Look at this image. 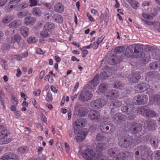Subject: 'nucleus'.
Here are the masks:
<instances>
[{"label":"nucleus","instance_id":"nucleus-24","mask_svg":"<svg viewBox=\"0 0 160 160\" xmlns=\"http://www.w3.org/2000/svg\"><path fill=\"white\" fill-rule=\"evenodd\" d=\"M141 76L138 72H136L133 73L131 77L129 78V81L130 82H137L140 79Z\"/></svg>","mask_w":160,"mask_h":160},{"label":"nucleus","instance_id":"nucleus-17","mask_svg":"<svg viewBox=\"0 0 160 160\" xmlns=\"http://www.w3.org/2000/svg\"><path fill=\"white\" fill-rule=\"evenodd\" d=\"M147 139L150 141L151 144L154 148H157L158 147V142L157 138L154 136L150 134L145 136Z\"/></svg>","mask_w":160,"mask_h":160},{"label":"nucleus","instance_id":"nucleus-49","mask_svg":"<svg viewBox=\"0 0 160 160\" xmlns=\"http://www.w3.org/2000/svg\"><path fill=\"white\" fill-rule=\"evenodd\" d=\"M152 100L155 102H156L158 104H160V95H157L153 96Z\"/></svg>","mask_w":160,"mask_h":160},{"label":"nucleus","instance_id":"nucleus-55","mask_svg":"<svg viewBox=\"0 0 160 160\" xmlns=\"http://www.w3.org/2000/svg\"><path fill=\"white\" fill-rule=\"evenodd\" d=\"M142 16L144 18L147 19H152L153 18V17L152 16L147 14L146 13L142 14Z\"/></svg>","mask_w":160,"mask_h":160},{"label":"nucleus","instance_id":"nucleus-5","mask_svg":"<svg viewBox=\"0 0 160 160\" xmlns=\"http://www.w3.org/2000/svg\"><path fill=\"white\" fill-rule=\"evenodd\" d=\"M133 142L132 138L129 135L121 136L118 138V145L122 148H127L131 145Z\"/></svg>","mask_w":160,"mask_h":160},{"label":"nucleus","instance_id":"nucleus-11","mask_svg":"<svg viewBox=\"0 0 160 160\" xmlns=\"http://www.w3.org/2000/svg\"><path fill=\"white\" fill-rule=\"evenodd\" d=\"M105 104L103 99H99L92 101L90 103V106L94 109H98L103 107Z\"/></svg>","mask_w":160,"mask_h":160},{"label":"nucleus","instance_id":"nucleus-61","mask_svg":"<svg viewBox=\"0 0 160 160\" xmlns=\"http://www.w3.org/2000/svg\"><path fill=\"white\" fill-rule=\"evenodd\" d=\"M27 148V147H22L19 148V151L21 152L22 153H24L25 151H26V150Z\"/></svg>","mask_w":160,"mask_h":160},{"label":"nucleus","instance_id":"nucleus-60","mask_svg":"<svg viewBox=\"0 0 160 160\" xmlns=\"http://www.w3.org/2000/svg\"><path fill=\"white\" fill-rule=\"evenodd\" d=\"M2 62H3L2 64V66L4 67L5 69H8V66L7 64V63L6 62V61L3 59L2 60Z\"/></svg>","mask_w":160,"mask_h":160},{"label":"nucleus","instance_id":"nucleus-31","mask_svg":"<svg viewBox=\"0 0 160 160\" xmlns=\"http://www.w3.org/2000/svg\"><path fill=\"white\" fill-rule=\"evenodd\" d=\"M99 75H97L94 78L89 82V85L91 88L96 86L99 83Z\"/></svg>","mask_w":160,"mask_h":160},{"label":"nucleus","instance_id":"nucleus-30","mask_svg":"<svg viewBox=\"0 0 160 160\" xmlns=\"http://www.w3.org/2000/svg\"><path fill=\"white\" fill-rule=\"evenodd\" d=\"M107 62L110 65H113L116 63V56L112 54H110L108 57Z\"/></svg>","mask_w":160,"mask_h":160},{"label":"nucleus","instance_id":"nucleus-9","mask_svg":"<svg viewBox=\"0 0 160 160\" xmlns=\"http://www.w3.org/2000/svg\"><path fill=\"white\" fill-rule=\"evenodd\" d=\"M148 100V97L146 95H138L134 97L133 102L135 104L141 105L145 103Z\"/></svg>","mask_w":160,"mask_h":160},{"label":"nucleus","instance_id":"nucleus-35","mask_svg":"<svg viewBox=\"0 0 160 160\" xmlns=\"http://www.w3.org/2000/svg\"><path fill=\"white\" fill-rule=\"evenodd\" d=\"M111 75L112 73L109 72L108 69H105L102 72L100 77L102 79H105L107 77L110 76Z\"/></svg>","mask_w":160,"mask_h":160},{"label":"nucleus","instance_id":"nucleus-3","mask_svg":"<svg viewBox=\"0 0 160 160\" xmlns=\"http://www.w3.org/2000/svg\"><path fill=\"white\" fill-rule=\"evenodd\" d=\"M88 112V110L85 107L78 103L76 104L74 112L75 117H83L87 115Z\"/></svg>","mask_w":160,"mask_h":160},{"label":"nucleus","instance_id":"nucleus-7","mask_svg":"<svg viewBox=\"0 0 160 160\" xmlns=\"http://www.w3.org/2000/svg\"><path fill=\"white\" fill-rule=\"evenodd\" d=\"M138 112L144 117H153L156 115L155 112L146 106L140 107L138 108Z\"/></svg>","mask_w":160,"mask_h":160},{"label":"nucleus","instance_id":"nucleus-12","mask_svg":"<svg viewBox=\"0 0 160 160\" xmlns=\"http://www.w3.org/2000/svg\"><path fill=\"white\" fill-rule=\"evenodd\" d=\"M119 92L115 89H112L108 91L105 94L106 97L108 99H112L119 97Z\"/></svg>","mask_w":160,"mask_h":160},{"label":"nucleus","instance_id":"nucleus-43","mask_svg":"<svg viewBox=\"0 0 160 160\" xmlns=\"http://www.w3.org/2000/svg\"><path fill=\"white\" fill-rule=\"evenodd\" d=\"M28 13L29 12L28 10H23L22 11L18 12L17 13V16L19 18H22L24 16L28 15Z\"/></svg>","mask_w":160,"mask_h":160},{"label":"nucleus","instance_id":"nucleus-34","mask_svg":"<svg viewBox=\"0 0 160 160\" xmlns=\"http://www.w3.org/2000/svg\"><path fill=\"white\" fill-rule=\"evenodd\" d=\"M22 21L20 20H16L11 22L9 24L10 28H18L22 24Z\"/></svg>","mask_w":160,"mask_h":160},{"label":"nucleus","instance_id":"nucleus-19","mask_svg":"<svg viewBox=\"0 0 160 160\" xmlns=\"http://www.w3.org/2000/svg\"><path fill=\"white\" fill-rule=\"evenodd\" d=\"M132 46V48H134V56L137 58H140L144 55V53H141V52L138 51V50H140L141 48L140 45L135 44Z\"/></svg>","mask_w":160,"mask_h":160},{"label":"nucleus","instance_id":"nucleus-18","mask_svg":"<svg viewBox=\"0 0 160 160\" xmlns=\"http://www.w3.org/2000/svg\"><path fill=\"white\" fill-rule=\"evenodd\" d=\"M20 1V0H10L9 4L6 6V9L8 11H11L17 7V4Z\"/></svg>","mask_w":160,"mask_h":160},{"label":"nucleus","instance_id":"nucleus-40","mask_svg":"<svg viewBox=\"0 0 160 160\" xmlns=\"http://www.w3.org/2000/svg\"><path fill=\"white\" fill-rule=\"evenodd\" d=\"M107 88V85L104 83H102L100 84L98 87L97 92L98 93L99 92H104L106 90Z\"/></svg>","mask_w":160,"mask_h":160},{"label":"nucleus","instance_id":"nucleus-6","mask_svg":"<svg viewBox=\"0 0 160 160\" xmlns=\"http://www.w3.org/2000/svg\"><path fill=\"white\" fill-rule=\"evenodd\" d=\"M115 128V126L112 123L107 122H102L100 126V130L105 133L113 132Z\"/></svg>","mask_w":160,"mask_h":160},{"label":"nucleus","instance_id":"nucleus-29","mask_svg":"<svg viewBox=\"0 0 160 160\" xmlns=\"http://www.w3.org/2000/svg\"><path fill=\"white\" fill-rule=\"evenodd\" d=\"M22 39V37L19 34H16L14 35L10 39L11 43H14L15 42L17 43L18 44H19L20 42Z\"/></svg>","mask_w":160,"mask_h":160},{"label":"nucleus","instance_id":"nucleus-16","mask_svg":"<svg viewBox=\"0 0 160 160\" xmlns=\"http://www.w3.org/2000/svg\"><path fill=\"white\" fill-rule=\"evenodd\" d=\"M130 130L131 132L132 133H138L142 130V125L139 123H132L131 124Z\"/></svg>","mask_w":160,"mask_h":160},{"label":"nucleus","instance_id":"nucleus-42","mask_svg":"<svg viewBox=\"0 0 160 160\" xmlns=\"http://www.w3.org/2000/svg\"><path fill=\"white\" fill-rule=\"evenodd\" d=\"M9 134V132L8 130L4 129L2 130L0 132V140H1L5 136L8 137Z\"/></svg>","mask_w":160,"mask_h":160},{"label":"nucleus","instance_id":"nucleus-62","mask_svg":"<svg viewBox=\"0 0 160 160\" xmlns=\"http://www.w3.org/2000/svg\"><path fill=\"white\" fill-rule=\"evenodd\" d=\"M11 43V41L10 40V39H9V41L8 42V43L5 45V47L6 49L8 50L10 48V44Z\"/></svg>","mask_w":160,"mask_h":160},{"label":"nucleus","instance_id":"nucleus-1","mask_svg":"<svg viewBox=\"0 0 160 160\" xmlns=\"http://www.w3.org/2000/svg\"><path fill=\"white\" fill-rule=\"evenodd\" d=\"M86 160H104L106 157H104L100 153L96 154L93 150L90 147L87 148L83 151L82 155Z\"/></svg>","mask_w":160,"mask_h":160},{"label":"nucleus","instance_id":"nucleus-27","mask_svg":"<svg viewBox=\"0 0 160 160\" xmlns=\"http://www.w3.org/2000/svg\"><path fill=\"white\" fill-rule=\"evenodd\" d=\"M20 33L22 36L25 38L27 37L29 34V29L25 26H22L19 28Z\"/></svg>","mask_w":160,"mask_h":160},{"label":"nucleus","instance_id":"nucleus-58","mask_svg":"<svg viewBox=\"0 0 160 160\" xmlns=\"http://www.w3.org/2000/svg\"><path fill=\"white\" fill-rule=\"evenodd\" d=\"M140 61L141 63L145 64L148 62L149 59L148 58L145 57L143 58H141Z\"/></svg>","mask_w":160,"mask_h":160},{"label":"nucleus","instance_id":"nucleus-46","mask_svg":"<svg viewBox=\"0 0 160 160\" xmlns=\"http://www.w3.org/2000/svg\"><path fill=\"white\" fill-rule=\"evenodd\" d=\"M125 50V48L123 46L114 49V51L116 53L119 54L123 52Z\"/></svg>","mask_w":160,"mask_h":160},{"label":"nucleus","instance_id":"nucleus-48","mask_svg":"<svg viewBox=\"0 0 160 160\" xmlns=\"http://www.w3.org/2000/svg\"><path fill=\"white\" fill-rule=\"evenodd\" d=\"M124 84L120 81L116 82L114 84V88H121L124 86Z\"/></svg>","mask_w":160,"mask_h":160},{"label":"nucleus","instance_id":"nucleus-33","mask_svg":"<svg viewBox=\"0 0 160 160\" xmlns=\"http://www.w3.org/2000/svg\"><path fill=\"white\" fill-rule=\"evenodd\" d=\"M64 9V7L60 2L57 3L54 7V10L59 13L62 12Z\"/></svg>","mask_w":160,"mask_h":160},{"label":"nucleus","instance_id":"nucleus-57","mask_svg":"<svg viewBox=\"0 0 160 160\" xmlns=\"http://www.w3.org/2000/svg\"><path fill=\"white\" fill-rule=\"evenodd\" d=\"M28 6V3L26 2H22L19 5V8L20 9H22L26 8Z\"/></svg>","mask_w":160,"mask_h":160},{"label":"nucleus","instance_id":"nucleus-39","mask_svg":"<svg viewBox=\"0 0 160 160\" xmlns=\"http://www.w3.org/2000/svg\"><path fill=\"white\" fill-rule=\"evenodd\" d=\"M13 19V17L11 15L5 16L2 20V22L4 24L9 23Z\"/></svg>","mask_w":160,"mask_h":160},{"label":"nucleus","instance_id":"nucleus-52","mask_svg":"<svg viewBox=\"0 0 160 160\" xmlns=\"http://www.w3.org/2000/svg\"><path fill=\"white\" fill-rule=\"evenodd\" d=\"M131 5L132 7L134 8H136L139 6V3L136 1H131Z\"/></svg>","mask_w":160,"mask_h":160},{"label":"nucleus","instance_id":"nucleus-26","mask_svg":"<svg viewBox=\"0 0 160 160\" xmlns=\"http://www.w3.org/2000/svg\"><path fill=\"white\" fill-rule=\"evenodd\" d=\"M75 134H76L77 139L78 140H83L85 138V136L88 134V132L87 131H80V129H79L76 132H74Z\"/></svg>","mask_w":160,"mask_h":160},{"label":"nucleus","instance_id":"nucleus-10","mask_svg":"<svg viewBox=\"0 0 160 160\" xmlns=\"http://www.w3.org/2000/svg\"><path fill=\"white\" fill-rule=\"evenodd\" d=\"M86 122V121L84 118H81L77 119L73 124L74 132H76L79 129H80L82 127L84 126Z\"/></svg>","mask_w":160,"mask_h":160},{"label":"nucleus","instance_id":"nucleus-50","mask_svg":"<svg viewBox=\"0 0 160 160\" xmlns=\"http://www.w3.org/2000/svg\"><path fill=\"white\" fill-rule=\"evenodd\" d=\"M153 155L155 159H159L160 158V150H157L154 152Z\"/></svg>","mask_w":160,"mask_h":160},{"label":"nucleus","instance_id":"nucleus-14","mask_svg":"<svg viewBox=\"0 0 160 160\" xmlns=\"http://www.w3.org/2000/svg\"><path fill=\"white\" fill-rule=\"evenodd\" d=\"M92 95L89 91H82L79 95L78 99L80 101H86L89 100Z\"/></svg>","mask_w":160,"mask_h":160},{"label":"nucleus","instance_id":"nucleus-25","mask_svg":"<svg viewBox=\"0 0 160 160\" xmlns=\"http://www.w3.org/2000/svg\"><path fill=\"white\" fill-rule=\"evenodd\" d=\"M96 140L98 142L108 143V139L102 133H98L96 136Z\"/></svg>","mask_w":160,"mask_h":160},{"label":"nucleus","instance_id":"nucleus-59","mask_svg":"<svg viewBox=\"0 0 160 160\" xmlns=\"http://www.w3.org/2000/svg\"><path fill=\"white\" fill-rule=\"evenodd\" d=\"M12 103L14 105H16L18 103V101L17 98L15 97L13 95H12Z\"/></svg>","mask_w":160,"mask_h":160},{"label":"nucleus","instance_id":"nucleus-22","mask_svg":"<svg viewBox=\"0 0 160 160\" xmlns=\"http://www.w3.org/2000/svg\"><path fill=\"white\" fill-rule=\"evenodd\" d=\"M100 114L96 110H94L93 112H91L88 114V118L93 121H96L100 118Z\"/></svg>","mask_w":160,"mask_h":160},{"label":"nucleus","instance_id":"nucleus-45","mask_svg":"<svg viewBox=\"0 0 160 160\" xmlns=\"http://www.w3.org/2000/svg\"><path fill=\"white\" fill-rule=\"evenodd\" d=\"M53 18H55V21L58 23L62 22L63 21L62 17L58 14L55 15Z\"/></svg>","mask_w":160,"mask_h":160},{"label":"nucleus","instance_id":"nucleus-54","mask_svg":"<svg viewBox=\"0 0 160 160\" xmlns=\"http://www.w3.org/2000/svg\"><path fill=\"white\" fill-rule=\"evenodd\" d=\"M53 99L52 94L48 92L47 93V95L46 97V100L48 102L51 101Z\"/></svg>","mask_w":160,"mask_h":160},{"label":"nucleus","instance_id":"nucleus-36","mask_svg":"<svg viewBox=\"0 0 160 160\" xmlns=\"http://www.w3.org/2000/svg\"><path fill=\"white\" fill-rule=\"evenodd\" d=\"M122 102L121 101L116 100L112 102L110 105V108L112 109H113L114 107H119L121 105Z\"/></svg>","mask_w":160,"mask_h":160},{"label":"nucleus","instance_id":"nucleus-47","mask_svg":"<svg viewBox=\"0 0 160 160\" xmlns=\"http://www.w3.org/2000/svg\"><path fill=\"white\" fill-rule=\"evenodd\" d=\"M37 41L35 37L30 36L27 40V41L28 43L31 44L37 42Z\"/></svg>","mask_w":160,"mask_h":160},{"label":"nucleus","instance_id":"nucleus-8","mask_svg":"<svg viewBox=\"0 0 160 160\" xmlns=\"http://www.w3.org/2000/svg\"><path fill=\"white\" fill-rule=\"evenodd\" d=\"M110 114L113 121L115 123H122L125 121L126 116L124 115L121 114H116L112 110H111Z\"/></svg>","mask_w":160,"mask_h":160},{"label":"nucleus","instance_id":"nucleus-37","mask_svg":"<svg viewBox=\"0 0 160 160\" xmlns=\"http://www.w3.org/2000/svg\"><path fill=\"white\" fill-rule=\"evenodd\" d=\"M54 24L51 22H47L43 27V30L49 32L51 29L54 28Z\"/></svg>","mask_w":160,"mask_h":160},{"label":"nucleus","instance_id":"nucleus-41","mask_svg":"<svg viewBox=\"0 0 160 160\" xmlns=\"http://www.w3.org/2000/svg\"><path fill=\"white\" fill-rule=\"evenodd\" d=\"M11 141V139L8 137H4L1 140H0V144L2 145L7 144Z\"/></svg>","mask_w":160,"mask_h":160},{"label":"nucleus","instance_id":"nucleus-51","mask_svg":"<svg viewBox=\"0 0 160 160\" xmlns=\"http://www.w3.org/2000/svg\"><path fill=\"white\" fill-rule=\"evenodd\" d=\"M48 31H46V30H43V31H42L40 33V35L42 38L48 37L49 36V34L48 33Z\"/></svg>","mask_w":160,"mask_h":160},{"label":"nucleus","instance_id":"nucleus-2","mask_svg":"<svg viewBox=\"0 0 160 160\" xmlns=\"http://www.w3.org/2000/svg\"><path fill=\"white\" fill-rule=\"evenodd\" d=\"M138 149L140 152L142 160H152L150 155L152 152L148 146H140L138 147Z\"/></svg>","mask_w":160,"mask_h":160},{"label":"nucleus","instance_id":"nucleus-63","mask_svg":"<svg viewBox=\"0 0 160 160\" xmlns=\"http://www.w3.org/2000/svg\"><path fill=\"white\" fill-rule=\"evenodd\" d=\"M135 157L136 160H140V159L138 158L139 155V150H137L135 152Z\"/></svg>","mask_w":160,"mask_h":160},{"label":"nucleus","instance_id":"nucleus-23","mask_svg":"<svg viewBox=\"0 0 160 160\" xmlns=\"http://www.w3.org/2000/svg\"><path fill=\"white\" fill-rule=\"evenodd\" d=\"M36 20V19L35 18L28 16L25 18L24 23L27 26L33 25Z\"/></svg>","mask_w":160,"mask_h":160},{"label":"nucleus","instance_id":"nucleus-28","mask_svg":"<svg viewBox=\"0 0 160 160\" xmlns=\"http://www.w3.org/2000/svg\"><path fill=\"white\" fill-rule=\"evenodd\" d=\"M133 48L132 45L129 46L126 49L125 55L128 57H131L133 54L134 55Z\"/></svg>","mask_w":160,"mask_h":160},{"label":"nucleus","instance_id":"nucleus-64","mask_svg":"<svg viewBox=\"0 0 160 160\" xmlns=\"http://www.w3.org/2000/svg\"><path fill=\"white\" fill-rule=\"evenodd\" d=\"M98 44L96 42H94L92 44L91 47L93 48L94 49H96L98 48Z\"/></svg>","mask_w":160,"mask_h":160},{"label":"nucleus","instance_id":"nucleus-21","mask_svg":"<svg viewBox=\"0 0 160 160\" xmlns=\"http://www.w3.org/2000/svg\"><path fill=\"white\" fill-rule=\"evenodd\" d=\"M156 126V122L153 120L147 121L145 124L144 127L148 130H154Z\"/></svg>","mask_w":160,"mask_h":160},{"label":"nucleus","instance_id":"nucleus-4","mask_svg":"<svg viewBox=\"0 0 160 160\" xmlns=\"http://www.w3.org/2000/svg\"><path fill=\"white\" fill-rule=\"evenodd\" d=\"M107 154L110 157L115 158V160H125L127 158L126 155L125 153H118L117 148H115L108 149Z\"/></svg>","mask_w":160,"mask_h":160},{"label":"nucleus","instance_id":"nucleus-13","mask_svg":"<svg viewBox=\"0 0 160 160\" xmlns=\"http://www.w3.org/2000/svg\"><path fill=\"white\" fill-rule=\"evenodd\" d=\"M121 111L123 113L128 115L132 114L134 111V106L132 104H128L121 108Z\"/></svg>","mask_w":160,"mask_h":160},{"label":"nucleus","instance_id":"nucleus-15","mask_svg":"<svg viewBox=\"0 0 160 160\" xmlns=\"http://www.w3.org/2000/svg\"><path fill=\"white\" fill-rule=\"evenodd\" d=\"M149 87V84L146 82H142L137 84L134 87V89L137 92H141L147 90Z\"/></svg>","mask_w":160,"mask_h":160},{"label":"nucleus","instance_id":"nucleus-53","mask_svg":"<svg viewBox=\"0 0 160 160\" xmlns=\"http://www.w3.org/2000/svg\"><path fill=\"white\" fill-rule=\"evenodd\" d=\"M150 74L151 76V78L153 77L154 78H157L160 75L159 73L157 72H151Z\"/></svg>","mask_w":160,"mask_h":160},{"label":"nucleus","instance_id":"nucleus-32","mask_svg":"<svg viewBox=\"0 0 160 160\" xmlns=\"http://www.w3.org/2000/svg\"><path fill=\"white\" fill-rule=\"evenodd\" d=\"M107 143H103L102 142H98L96 148L97 152H100L105 149Z\"/></svg>","mask_w":160,"mask_h":160},{"label":"nucleus","instance_id":"nucleus-38","mask_svg":"<svg viewBox=\"0 0 160 160\" xmlns=\"http://www.w3.org/2000/svg\"><path fill=\"white\" fill-rule=\"evenodd\" d=\"M41 11L39 8H33L32 10V14L35 16L39 17L41 14Z\"/></svg>","mask_w":160,"mask_h":160},{"label":"nucleus","instance_id":"nucleus-44","mask_svg":"<svg viewBox=\"0 0 160 160\" xmlns=\"http://www.w3.org/2000/svg\"><path fill=\"white\" fill-rule=\"evenodd\" d=\"M158 65H160V61L153 62L150 63L149 67L151 69H156L157 68Z\"/></svg>","mask_w":160,"mask_h":160},{"label":"nucleus","instance_id":"nucleus-20","mask_svg":"<svg viewBox=\"0 0 160 160\" xmlns=\"http://www.w3.org/2000/svg\"><path fill=\"white\" fill-rule=\"evenodd\" d=\"M4 160H18V156L14 154L6 153L2 156Z\"/></svg>","mask_w":160,"mask_h":160},{"label":"nucleus","instance_id":"nucleus-56","mask_svg":"<svg viewBox=\"0 0 160 160\" xmlns=\"http://www.w3.org/2000/svg\"><path fill=\"white\" fill-rule=\"evenodd\" d=\"M30 6L32 7L37 5L38 2V0H30Z\"/></svg>","mask_w":160,"mask_h":160}]
</instances>
